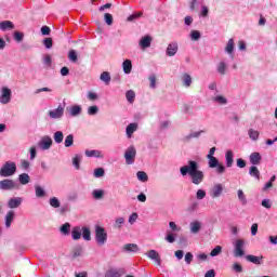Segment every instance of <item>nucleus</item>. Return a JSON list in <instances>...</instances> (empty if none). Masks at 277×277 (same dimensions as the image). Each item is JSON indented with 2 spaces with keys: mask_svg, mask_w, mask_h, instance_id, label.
I'll list each match as a JSON object with an SVG mask.
<instances>
[{
  "mask_svg": "<svg viewBox=\"0 0 277 277\" xmlns=\"http://www.w3.org/2000/svg\"><path fill=\"white\" fill-rule=\"evenodd\" d=\"M198 168V162L190 160L187 164L181 167L180 172L182 176H187L188 174L193 185H200L205 181V172Z\"/></svg>",
  "mask_w": 277,
  "mask_h": 277,
  "instance_id": "obj_1",
  "label": "nucleus"
},
{
  "mask_svg": "<svg viewBox=\"0 0 277 277\" xmlns=\"http://www.w3.org/2000/svg\"><path fill=\"white\" fill-rule=\"evenodd\" d=\"M16 174V162L6 161L0 169V176L8 179V176H14Z\"/></svg>",
  "mask_w": 277,
  "mask_h": 277,
  "instance_id": "obj_2",
  "label": "nucleus"
},
{
  "mask_svg": "<svg viewBox=\"0 0 277 277\" xmlns=\"http://www.w3.org/2000/svg\"><path fill=\"white\" fill-rule=\"evenodd\" d=\"M246 240L243 239H237L234 241V256H236V259H239L241 256L246 255Z\"/></svg>",
  "mask_w": 277,
  "mask_h": 277,
  "instance_id": "obj_3",
  "label": "nucleus"
},
{
  "mask_svg": "<svg viewBox=\"0 0 277 277\" xmlns=\"http://www.w3.org/2000/svg\"><path fill=\"white\" fill-rule=\"evenodd\" d=\"M95 241L98 246H105L107 243V232L102 226L95 227Z\"/></svg>",
  "mask_w": 277,
  "mask_h": 277,
  "instance_id": "obj_4",
  "label": "nucleus"
},
{
  "mask_svg": "<svg viewBox=\"0 0 277 277\" xmlns=\"http://www.w3.org/2000/svg\"><path fill=\"white\" fill-rule=\"evenodd\" d=\"M65 106L60 104L56 108L48 111L49 118L52 120H62L64 118Z\"/></svg>",
  "mask_w": 277,
  "mask_h": 277,
  "instance_id": "obj_5",
  "label": "nucleus"
},
{
  "mask_svg": "<svg viewBox=\"0 0 277 277\" xmlns=\"http://www.w3.org/2000/svg\"><path fill=\"white\" fill-rule=\"evenodd\" d=\"M136 155H137V150L135 149V147L130 146L126 149L124 159H126L127 166H133V163H135Z\"/></svg>",
  "mask_w": 277,
  "mask_h": 277,
  "instance_id": "obj_6",
  "label": "nucleus"
},
{
  "mask_svg": "<svg viewBox=\"0 0 277 277\" xmlns=\"http://www.w3.org/2000/svg\"><path fill=\"white\" fill-rule=\"evenodd\" d=\"M0 94L1 105H8L12 101V90L8 87H2Z\"/></svg>",
  "mask_w": 277,
  "mask_h": 277,
  "instance_id": "obj_7",
  "label": "nucleus"
},
{
  "mask_svg": "<svg viewBox=\"0 0 277 277\" xmlns=\"http://www.w3.org/2000/svg\"><path fill=\"white\" fill-rule=\"evenodd\" d=\"M0 189L3 192H12V189H18V184L14 180H2L0 181Z\"/></svg>",
  "mask_w": 277,
  "mask_h": 277,
  "instance_id": "obj_8",
  "label": "nucleus"
},
{
  "mask_svg": "<svg viewBox=\"0 0 277 277\" xmlns=\"http://www.w3.org/2000/svg\"><path fill=\"white\" fill-rule=\"evenodd\" d=\"M39 148H41V150H49L52 146H53V138H51V136L49 135H44L38 144Z\"/></svg>",
  "mask_w": 277,
  "mask_h": 277,
  "instance_id": "obj_9",
  "label": "nucleus"
},
{
  "mask_svg": "<svg viewBox=\"0 0 277 277\" xmlns=\"http://www.w3.org/2000/svg\"><path fill=\"white\" fill-rule=\"evenodd\" d=\"M67 111L71 118H77V116H81V113L83 111V108L81 105H72L67 108Z\"/></svg>",
  "mask_w": 277,
  "mask_h": 277,
  "instance_id": "obj_10",
  "label": "nucleus"
},
{
  "mask_svg": "<svg viewBox=\"0 0 277 277\" xmlns=\"http://www.w3.org/2000/svg\"><path fill=\"white\" fill-rule=\"evenodd\" d=\"M85 157H94L95 159H103L105 155L98 149H87L84 151Z\"/></svg>",
  "mask_w": 277,
  "mask_h": 277,
  "instance_id": "obj_11",
  "label": "nucleus"
},
{
  "mask_svg": "<svg viewBox=\"0 0 277 277\" xmlns=\"http://www.w3.org/2000/svg\"><path fill=\"white\" fill-rule=\"evenodd\" d=\"M245 259L249 263H253V265H263V259H264L263 255L256 256V255L248 254L245 256Z\"/></svg>",
  "mask_w": 277,
  "mask_h": 277,
  "instance_id": "obj_12",
  "label": "nucleus"
},
{
  "mask_svg": "<svg viewBox=\"0 0 277 277\" xmlns=\"http://www.w3.org/2000/svg\"><path fill=\"white\" fill-rule=\"evenodd\" d=\"M23 205V198L22 197H14L9 199L8 207L9 209H18V207Z\"/></svg>",
  "mask_w": 277,
  "mask_h": 277,
  "instance_id": "obj_13",
  "label": "nucleus"
},
{
  "mask_svg": "<svg viewBox=\"0 0 277 277\" xmlns=\"http://www.w3.org/2000/svg\"><path fill=\"white\" fill-rule=\"evenodd\" d=\"M225 163L227 168H233L235 163V154L230 149L225 153Z\"/></svg>",
  "mask_w": 277,
  "mask_h": 277,
  "instance_id": "obj_14",
  "label": "nucleus"
},
{
  "mask_svg": "<svg viewBox=\"0 0 277 277\" xmlns=\"http://www.w3.org/2000/svg\"><path fill=\"white\" fill-rule=\"evenodd\" d=\"M82 227L81 226H75L71 229V239H74V241H79V239H81L82 237Z\"/></svg>",
  "mask_w": 277,
  "mask_h": 277,
  "instance_id": "obj_15",
  "label": "nucleus"
},
{
  "mask_svg": "<svg viewBox=\"0 0 277 277\" xmlns=\"http://www.w3.org/2000/svg\"><path fill=\"white\" fill-rule=\"evenodd\" d=\"M262 159L261 154L258 151H254L249 156V161L252 163V166H260Z\"/></svg>",
  "mask_w": 277,
  "mask_h": 277,
  "instance_id": "obj_16",
  "label": "nucleus"
},
{
  "mask_svg": "<svg viewBox=\"0 0 277 277\" xmlns=\"http://www.w3.org/2000/svg\"><path fill=\"white\" fill-rule=\"evenodd\" d=\"M135 131H137V123L136 122H132L130 124L127 126L126 128V135L129 140H131V137H133V133H135Z\"/></svg>",
  "mask_w": 277,
  "mask_h": 277,
  "instance_id": "obj_17",
  "label": "nucleus"
},
{
  "mask_svg": "<svg viewBox=\"0 0 277 277\" xmlns=\"http://www.w3.org/2000/svg\"><path fill=\"white\" fill-rule=\"evenodd\" d=\"M151 42H153V38H150V36H145L141 38L138 44L141 49H143L144 51L145 49L150 48Z\"/></svg>",
  "mask_w": 277,
  "mask_h": 277,
  "instance_id": "obj_18",
  "label": "nucleus"
},
{
  "mask_svg": "<svg viewBox=\"0 0 277 277\" xmlns=\"http://www.w3.org/2000/svg\"><path fill=\"white\" fill-rule=\"evenodd\" d=\"M226 70H228V63L226 61H221L216 65V72L219 75H226Z\"/></svg>",
  "mask_w": 277,
  "mask_h": 277,
  "instance_id": "obj_19",
  "label": "nucleus"
},
{
  "mask_svg": "<svg viewBox=\"0 0 277 277\" xmlns=\"http://www.w3.org/2000/svg\"><path fill=\"white\" fill-rule=\"evenodd\" d=\"M147 256L151 261H155L157 263V265H161V256H159V252H157L155 250H149L147 252Z\"/></svg>",
  "mask_w": 277,
  "mask_h": 277,
  "instance_id": "obj_20",
  "label": "nucleus"
},
{
  "mask_svg": "<svg viewBox=\"0 0 277 277\" xmlns=\"http://www.w3.org/2000/svg\"><path fill=\"white\" fill-rule=\"evenodd\" d=\"M14 29V23L11 21H2L0 22V30L1 31H12Z\"/></svg>",
  "mask_w": 277,
  "mask_h": 277,
  "instance_id": "obj_21",
  "label": "nucleus"
},
{
  "mask_svg": "<svg viewBox=\"0 0 277 277\" xmlns=\"http://www.w3.org/2000/svg\"><path fill=\"white\" fill-rule=\"evenodd\" d=\"M222 192H224V188L222 187V184H216L213 186L211 190V197L212 198H220L222 196Z\"/></svg>",
  "mask_w": 277,
  "mask_h": 277,
  "instance_id": "obj_22",
  "label": "nucleus"
},
{
  "mask_svg": "<svg viewBox=\"0 0 277 277\" xmlns=\"http://www.w3.org/2000/svg\"><path fill=\"white\" fill-rule=\"evenodd\" d=\"M81 161H83V156L81 154H76L72 158V166L75 170H81Z\"/></svg>",
  "mask_w": 277,
  "mask_h": 277,
  "instance_id": "obj_23",
  "label": "nucleus"
},
{
  "mask_svg": "<svg viewBox=\"0 0 277 277\" xmlns=\"http://www.w3.org/2000/svg\"><path fill=\"white\" fill-rule=\"evenodd\" d=\"M124 274V271L118 268H110L106 272L105 277H120Z\"/></svg>",
  "mask_w": 277,
  "mask_h": 277,
  "instance_id": "obj_24",
  "label": "nucleus"
},
{
  "mask_svg": "<svg viewBox=\"0 0 277 277\" xmlns=\"http://www.w3.org/2000/svg\"><path fill=\"white\" fill-rule=\"evenodd\" d=\"M35 196L36 198H47V190L40 185H35Z\"/></svg>",
  "mask_w": 277,
  "mask_h": 277,
  "instance_id": "obj_25",
  "label": "nucleus"
},
{
  "mask_svg": "<svg viewBox=\"0 0 277 277\" xmlns=\"http://www.w3.org/2000/svg\"><path fill=\"white\" fill-rule=\"evenodd\" d=\"M122 69L124 75H131V70H133V63L131 62V60L123 61Z\"/></svg>",
  "mask_w": 277,
  "mask_h": 277,
  "instance_id": "obj_26",
  "label": "nucleus"
},
{
  "mask_svg": "<svg viewBox=\"0 0 277 277\" xmlns=\"http://www.w3.org/2000/svg\"><path fill=\"white\" fill-rule=\"evenodd\" d=\"M249 174L253 179H256V181H261V171H259V168H256V166L250 167Z\"/></svg>",
  "mask_w": 277,
  "mask_h": 277,
  "instance_id": "obj_27",
  "label": "nucleus"
},
{
  "mask_svg": "<svg viewBox=\"0 0 277 277\" xmlns=\"http://www.w3.org/2000/svg\"><path fill=\"white\" fill-rule=\"evenodd\" d=\"M14 215H15L14 210H11L6 213L4 219L6 228H10V226H12V222H14Z\"/></svg>",
  "mask_w": 277,
  "mask_h": 277,
  "instance_id": "obj_28",
  "label": "nucleus"
},
{
  "mask_svg": "<svg viewBox=\"0 0 277 277\" xmlns=\"http://www.w3.org/2000/svg\"><path fill=\"white\" fill-rule=\"evenodd\" d=\"M201 228H202V223H200L199 221H195L190 223V233H193L194 235L200 233Z\"/></svg>",
  "mask_w": 277,
  "mask_h": 277,
  "instance_id": "obj_29",
  "label": "nucleus"
},
{
  "mask_svg": "<svg viewBox=\"0 0 277 277\" xmlns=\"http://www.w3.org/2000/svg\"><path fill=\"white\" fill-rule=\"evenodd\" d=\"M182 83L184 85V88H190L193 80H192V76H189V74H183L182 75Z\"/></svg>",
  "mask_w": 277,
  "mask_h": 277,
  "instance_id": "obj_30",
  "label": "nucleus"
},
{
  "mask_svg": "<svg viewBox=\"0 0 277 277\" xmlns=\"http://www.w3.org/2000/svg\"><path fill=\"white\" fill-rule=\"evenodd\" d=\"M213 103H216L217 105H227L228 100L223 95H215L212 97Z\"/></svg>",
  "mask_w": 277,
  "mask_h": 277,
  "instance_id": "obj_31",
  "label": "nucleus"
},
{
  "mask_svg": "<svg viewBox=\"0 0 277 277\" xmlns=\"http://www.w3.org/2000/svg\"><path fill=\"white\" fill-rule=\"evenodd\" d=\"M92 197L94 200H103L105 198V192L103 189H93Z\"/></svg>",
  "mask_w": 277,
  "mask_h": 277,
  "instance_id": "obj_32",
  "label": "nucleus"
},
{
  "mask_svg": "<svg viewBox=\"0 0 277 277\" xmlns=\"http://www.w3.org/2000/svg\"><path fill=\"white\" fill-rule=\"evenodd\" d=\"M49 205L52 209H60L62 207V202L57 197H52L49 199Z\"/></svg>",
  "mask_w": 277,
  "mask_h": 277,
  "instance_id": "obj_33",
  "label": "nucleus"
},
{
  "mask_svg": "<svg viewBox=\"0 0 277 277\" xmlns=\"http://www.w3.org/2000/svg\"><path fill=\"white\" fill-rule=\"evenodd\" d=\"M101 81H103L106 85H109L111 82V75H109V71H103L100 76Z\"/></svg>",
  "mask_w": 277,
  "mask_h": 277,
  "instance_id": "obj_34",
  "label": "nucleus"
},
{
  "mask_svg": "<svg viewBox=\"0 0 277 277\" xmlns=\"http://www.w3.org/2000/svg\"><path fill=\"white\" fill-rule=\"evenodd\" d=\"M248 135H249L250 140H252V142H256L259 140V136L261 135V133L258 130L249 129Z\"/></svg>",
  "mask_w": 277,
  "mask_h": 277,
  "instance_id": "obj_35",
  "label": "nucleus"
},
{
  "mask_svg": "<svg viewBox=\"0 0 277 277\" xmlns=\"http://www.w3.org/2000/svg\"><path fill=\"white\" fill-rule=\"evenodd\" d=\"M226 53L228 55H233V51H235V39H229L226 47H225Z\"/></svg>",
  "mask_w": 277,
  "mask_h": 277,
  "instance_id": "obj_36",
  "label": "nucleus"
},
{
  "mask_svg": "<svg viewBox=\"0 0 277 277\" xmlns=\"http://www.w3.org/2000/svg\"><path fill=\"white\" fill-rule=\"evenodd\" d=\"M82 238L84 239V241L92 240V233L90 232V228L85 226L82 227Z\"/></svg>",
  "mask_w": 277,
  "mask_h": 277,
  "instance_id": "obj_37",
  "label": "nucleus"
},
{
  "mask_svg": "<svg viewBox=\"0 0 277 277\" xmlns=\"http://www.w3.org/2000/svg\"><path fill=\"white\" fill-rule=\"evenodd\" d=\"M74 144H75V135L68 134L65 137V142H64L65 148H70V146H72Z\"/></svg>",
  "mask_w": 277,
  "mask_h": 277,
  "instance_id": "obj_38",
  "label": "nucleus"
},
{
  "mask_svg": "<svg viewBox=\"0 0 277 277\" xmlns=\"http://www.w3.org/2000/svg\"><path fill=\"white\" fill-rule=\"evenodd\" d=\"M18 181H19L21 185H27V184H29V181H31V177H29V174H27V173H22L18 176Z\"/></svg>",
  "mask_w": 277,
  "mask_h": 277,
  "instance_id": "obj_39",
  "label": "nucleus"
},
{
  "mask_svg": "<svg viewBox=\"0 0 277 277\" xmlns=\"http://www.w3.org/2000/svg\"><path fill=\"white\" fill-rule=\"evenodd\" d=\"M93 176L94 179H103L105 176V169L102 167L94 169Z\"/></svg>",
  "mask_w": 277,
  "mask_h": 277,
  "instance_id": "obj_40",
  "label": "nucleus"
},
{
  "mask_svg": "<svg viewBox=\"0 0 277 277\" xmlns=\"http://www.w3.org/2000/svg\"><path fill=\"white\" fill-rule=\"evenodd\" d=\"M55 144H62L64 142V132L56 131L53 135Z\"/></svg>",
  "mask_w": 277,
  "mask_h": 277,
  "instance_id": "obj_41",
  "label": "nucleus"
},
{
  "mask_svg": "<svg viewBox=\"0 0 277 277\" xmlns=\"http://www.w3.org/2000/svg\"><path fill=\"white\" fill-rule=\"evenodd\" d=\"M237 194H238L239 202L242 205V207H246V205H248V199L246 198V194L241 189H238Z\"/></svg>",
  "mask_w": 277,
  "mask_h": 277,
  "instance_id": "obj_42",
  "label": "nucleus"
},
{
  "mask_svg": "<svg viewBox=\"0 0 277 277\" xmlns=\"http://www.w3.org/2000/svg\"><path fill=\"white\" fill-rule=\"evenodd\" d=\"M123 250L126 252H137V250H140V248L135 243H127V245H124Z\"/></svg>",
  "mask_w": 277,
  "mask_h": 277,
  "instance_id": "obj_43",
  "label": "nucleus"
},
{
  "mask_svg": "<svg viewBox=\"0 0 277 277\" xmlns=\"http://www.w3.org/2000/svg\"><path fill=\"white\" fill-rule=\"evenodd\" d=\"M126 98H127L128 103H130V104L135 103V91H133V90L127 91Z\"/></svg>",
  "mask_w": 277,
  "mask_h": 277,
  "instance_id": "obj_44",
  "label": "nucleus"
},
{
  "mask_svg": "<svg viewBox=\"0 0 277 277\" xmlns=\"http://www.w3.org/2000/svg\"><path fill=\"white\" fill-rule=\"evenodd\" d=\"M136 179L141 181V183H146L148 181V174L144 171H138L136 173Z\"/></svg>",
  "mask_w": 277,
  "mask_h": 277,
  "instance_id": "obj_45",
  "label": "nucleus"
},
{
  "mask_svg": "<svg viewBox=\"0 0 277 277\" xmlns=\"http://www.w3.org/2000/svg\"><path fill=\"white\" fill-rule=\"evenodd\" d=\"M62 235L68 236L70 235V223H65L60 228Z\"/></svg>",
  "mask_w": 277,
  "mask_h": 277,
  "instance_id": "obj_46",
  "label": "nucleus"
},
{
  "mask_svg": "<svg viewBox=\"0 0 277 277\" xmlns=\"http://www.w3.org/2000/svg\"><path fill=\"white\" fill-rule=\"evenodd\" d=\"M81 254H83V247L78 245L72 249V256L77 259V256H81Z\"/></svg>",
  "mask_w": 277,
  "mask_h": 277,
  "instance_id": "obj_47",
  "label": "nucleus"
},
{
  "mask_svg": "<svg viewBox=\"0 0 277 277\" xmlns=\"http://www.w3.org/2000/svg\"><path fill=\"white\" fill-rule=\"evenodd\" d=\"M42 62L47 68H51V64H53V60L51 58L50 54H44Z\"/></svg>",
  "mask_w": 277,
  "mask_h": 277,
  "instance_id": "obj_48",
  "label": "nucleus"
},
{
  "mask_svg": "<svg viewBox=\"0 0 277 277\" xmlns=\"http://www.w3.org/2000/svg\"><path fill=\"white\" fill-rule=\"evenodd\" d=\"M208 159H209V162H208L209 168H215L220 164V160H217V158H215V156L214 157L210 156V158H208Z\"/></svg>",
  "mask_w": 277,
  "mask_h": 277,
  "instance_id": "obj_49",
  "label": "nucleus"
},
{
  "mask_svg": "<svg viewBox=\"0 0 277 277\" xmlns=\"http://www.w3.org/2000/svg\"><path fill=\"white\" fill-rule=\"evenodd\" d=\"M88 116H96V114H98V106L93 105L90 106L87 110Z\"/></svg>",
  "mask_w": 277,
  "mask_h": 277,
  "instance_id": "obj_50",
  "label": "nucleus"
},
{
  "mask_svg": "<svg viewBox=\"0 0 277 277\" xmlns=\"http://www.w3.org/2000/svg\"><path fill=\"white\" fill-rule=\"evenodd\" d=\"M126 220L122 216H119L115 220L114 227L115 228H122V224H124Z\"/></svg>",
  "mask_w": 277,
  "mask_h": 277,
  "instance_id": "obj_51",
  "label": "nucleus"
},
{
  "mask_svg": "<svg viewBox=\"0 0 277 277\" xmlns=\"http://www.w3.org/2000/svg\"><path fill=\"white\" fill-rule=\"evenodd\" d=\"M220 254H222V246L214 247L210 252V256H220Z\"/></svg>",
  "mask_w": 277,
  "mask_h": 277,
  "instance_id": "obj_52",
  "label": "nucleus"
},
{
  "mask_svg": "<svg viewBox=\"0 0 277 277\" xmlns=\"http://www.w3.org/2000/svg\"><path fill=\"white\" fill-rule=\"evenodd\" d=\"M197 200H205L207 198V192L205 189H198L196 193Z\"/></svg>",
  "mask_w": 277,
  "mask_h": 277,
  "instance_id": "obj_53",
  "label": "nucleus"
},
{
  "mask_svg": "<svg viewBox=\"0 0 277 277\" xmlns=\"http://www.w3.org/2000/svg\"><path fill=\"white\" fill-rule=\"evenodd\" d=\"M232 269L236 274H241V272H243V266H241V264H239V263H234L232 266Z\"/></svg>",
  "mask_w": 277,
  "mask_h": 277,
  "instance_id": "obj_54",
  "label": "nucleus"
},
{
  "mask_svg": "<svg viewBox=\"0 0 277 277\" xmlns=\"http://www.w3.org/2000/svg\"><path fill=\"white\" fill-rule=\"evenodd\" d=\"M88 101H98V94L93 91H89L87 94Z\"/></svg>",
  "mask_w": 277,
  "mask_h": 277,
  "instance_id": "obj_55",
  "label": "nucleus"
},
{
  "mask_svg": "<svg viewBox=\"0 0 277 277\" xmlns=\"http://www.w3.org/2000/svg\"><path fill=\"white\" fill-rule=\"evenodd\" d=\"M104 21L108 25H114V16L109 13H105Z\"/></svg>",
  "mask_w": 277,
  "mask_h": 277,
  "instance_id": "obj_56",
  "label": "nucleus"
},
{
  "mask_svg": "<svg viewBox=\"0 0 277 277\" xmlns=\"http://www.w3.org/2000/svg\"><path fill=\"white\" fill-rule=\"evenodd\" d=\"M184 260H185L186 265H192V261H194V254L192 252H187L185 254Z\"/></svg>",
  "mask_w": 277,
  "mask_h": 277,
  "instance_id": "obj_57",
  "label": "nucleus"
},
{
  "mask_svg": "<svg viewBox=\"0 0 277 277\" xmlns=\"http://www.w3.org/2000/svg\"><path fill=\"white\" fill-rule=\"evenodd\" d=\"M19 166L23 170H25L27 172V170H29L30 163L28 160L22 159L19 161Z\"/></svg>",
  "mask_w": 277,
  "mask_h": 277,
  "instance_id": "obj_58",
  "label": "nucleus"
},
{
  "mask_svg": "<svg viewBox=\"0 0 277 277\" xmlns=\"http://www.w3.org/2000/svg\"><path fill=\"white\" fill-rule=\"evenodd\" d=\"M68 58L74 63L77 62V52L75 50H70L68 53Z\"/></svg>",
  "mask_w": 277,
  "mask_h": 277,
  "instance_id": "obj_59",
  "label": "nucleus"
},
{
  "mask_svg": "<svg viewBox=\"0 0 277 277\" xmlns=\"http://www.w3.org/2000/svg\"><path fill=\"white\" fill-rule=\"evenodd\" d=\"M200 16H202V18H207V16H209V8L208 6H206V5L201 6Z\"/></svg>",
  "mask_w": 277,
  "mask_h": 277,
  "instance_id": "obj_60",
  "label": "nucleus"
},
{
  "mask_svg": "<svg viewBox=\"0 0 277 277\" xmlns=\"http://www.w3.org/2000/svg\"><path fill=\"white\" fill-rule=\"evenodd\" d=\"M141 16H142V12L134 13V14H132V15H130V16L128 17V21L131 23V22H133V21H137V18H140Z\"/></svg>",
  "mask_w": 277,
  "mask_h": 277,
  "instance_id": "obj_61",
  "label": "nucleus"
},
{
  "mask_svg": "<svg viewBox=\"0 0 277 277\" xmlns=\"http://www.w3.org/2000/svg\"><path fill=\"white\" fill-rule=\"evenodd\" d=\"M41 92H53V89H51L49 87H43V88L37 89L35 91V94H41Z\"/></svg>",
  "mask_w": 277,
  "mask_h": 277,
  "instance_id": "obj_62",
  "label": "nucleus"
},
{
  "mask_svg": "<svg viewBox=\"0 0 277 277\" xmlns=\"http://www.w3.org/2000/svg\"><path fill=\"white\" fill-rule=\"evenodd\" d=\"M190 38H192V40H200V31H198V30H193V31L190 32Z\"/></svg>",
  "mask_w": 277,
  "mask_h": 277,
  "instance_id": "obj_63",
  "label": "nucleus"
},
{
  "mask_svg": "<svg viewBox=\"0 0 277 277\" xmlns=\"http://www.w3.org/2000/svg\"><path fill=\"white\" fill-rule=\"evenodd\" d=\"M262 207H264V209H272V200L269 199L262 200Z\"/></svg>",
  "mask_w": 277,
  "mask_h": 277,
  "instance_id": "obj_64",
  "label": "nucleus"
}]
</instances>
